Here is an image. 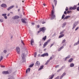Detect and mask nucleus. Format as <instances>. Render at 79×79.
I'll return each instance as SVG.
<instances>
[{"mask_svg": "<svg viewBox=\"0 0 79 79\" xmlns=\"http://www.w3.org/2000/svg\"><path fill=\"white\" fill-rule=\"evenodd\" d=\"M74 64L73 63H72L70 64V67H74Z\"/></svg>", "mask_w": 79, "mask_h": 79, "instance_id": "nucleus-22", "label": "nucleus"}, {"mask_svg": "<svg viewBox=\"0 0 79 79\" xmlns=\"http://www.w3.org/2000/svg\"><path fill=\"white\" fill-rule=\"evenodd\" d=\"M63 76H65L66 75V73H64L62 75Z\"/></svg>", "mask_w": 79, "mask_h": 79, "instance_id": "nucleus-46", "label": "nucleus"}, {"mask_svg": "<svg viewBox=\"0 0 79 79\" xmlns=\"http://www.w3.org/2000/svg\"><path fill=\"white\" fill-rule=\"evenodd\" d=\"M0 21H1V23H2V22L3 21V20L2 19H0Z\"/></svg>", "mask_w": 79, "mask_h": 79, "instance_id": "nucleus-50", "label": "nucleus"}, {"mask_svg": "<svg viewBox=\"0 0 79 79\" xmlns=\"http://www.w3.org/2000/svg\"><path fill=\"white\" fill-rule=\"evenodd\" d=\"M55 44V43H53V44H52L50 46V48H51V47H52V46H53V45H54V44Z\"/></svg>", "mask_w": 79, "mask_h": 79, "instance_id": "nucleus-39", "label": "nucleus"}, {"mask_svg": "<svg viewBox=\"0 0 79 79\" xmlns=\"http://www.w3.org/2000/svg\"><path fill=\"white\" fill-rule=\"evenodd\" d=\"M41 32V31H40H40H39L38 32V33H39V32Z\"/></svg>", "mask_w": 79, "mask_h": 79, "instance_id": "nucleus-61", "label": "nucleus"}, {"mask_svg": "<svg viewBox=\"0 0 79 79\" xmlns=\"http://www.w3.org/2000/svg\"><path fill=\"white\" fill-rule=\"evenodd\" d=\"M21 43L22 44H23V45H24V43L23 42V41L22 40H21Z\"/></svg>", "mask_w": 79, "mask_h": 79, "instance_id": "nucleus-53", "label": "nucleus"}, {"mask_svg": "<svg viewBox=\"0 0 79 79\" xmlns=\"http://www.w3.org/2000/svg\"><path fill=\"white\" fill-rule=\"evenodd\" d=\"M1 6L3 8H6L7 6H6V5L5 4H2L1 5Z\"/></svg>", "mask_w": 79, "mask_h": 79, "instance_id": "nucleus-7", "label": "nucleus"}, {"mask_svg": "<svg viewBox=\"0 0 79 79\" xmlns=\"http://www.w3.org/2000/svg\"><path fill=\"white\" fill-rule=\"evenodd\" d=\"M61 69H59L57 71V73H58V72H59V71H61Z\"/></svg>", "mask_w": 79, "mask_h": 79, "instance_id": "nucleus-47", "label": "nucleus"}, {"mask_svg": "<svg viewBox=\"0 0 79 79\" xmlns=\"http://www.w3.org/2000/svg\"><path fill=\"white\" fill-rule=\"evenodd\" d=\"M34 64H32L30 65L29 66V68H32L33 66H34Z\"/></svg>", "mask_w": 79, "mask_h": 79, "instance_id": "nucleus-32", "label": "nucleus"}, {"mask_svg": "<svg viewBox=\"0 0 79 79\" xmlns=\"http://www.w3.org/2000/svg\"><path fill=\"white\" fill-rule=\"evenodd\" d=\"M19 17L18 15H16L15 16H13L12 17V19H18V18H19Z\"/></svg>", "mask_w": 79, "mask_h": 79, "instance_id": "nucleus-8", "label": "nucleus"}, {"mask_svg": "<svg viewBox=\"0 0 79 79\" xmlns=\"http://www.w3.org/2000/svg\"><path fill=\"white\" fill-rule=\"evenodd\" d=\"M64 48V47L63 46H62V47H60L58 49V51L60 52V51H61V50H62V49H63V48Z\"/></svg>", "mask_w": 79, "mask_h": 79, "instance_id": "nucleus-13", "label": "nucleus"}, {"mask_svg": "<svg viewBox=\"0 0 79 79\" xmlns=\"http://www.w3.org/2000/svg\"><path fill=\"white\" fill-rule=\"evenodd\" d=\"M38 56H40V54H39L38 55Z\"/></svg>", "mask_w": 79, "mask_h": 79, "instance_id": "nucleus-64", "label": "nucleus"}, {"mask_svg": "<svg viewBox=\"0 0 79 79\" xmlns=\"http://www.w3.org/2000/svg\"><path fill=\"white\" fill-rule=\"evenodd\" d=\"M52 58H53L52 57H51L49 59L50 61V60H52Z\"/></svg>", "mask_w": 79, "mask_h": 79, "instance_id": "nucleus-54", "label": "nucleus"}, {"mask_svg": "<svg viewBox=\"0 0 79 79\" xmlns=\"http://www.w3.org/2000/svg\"><path fill=\"white\" fill-rule=\"evenodd\" d=\"M65 42H66V40L64 39V40H63L62 42L61 43V44H64V43H65Z\"/></svg>", "mask_w": 79, "mask_h": 79, "instance_id": "nucleus-33", "label": "nucleus"}, {"mask_svg": "<svg viewBox=\"0 0 79 79\" xmlns=\"http://www.w3.org/2000/svg\"><path fill=\"white\" fill-rule=\"evenodd\" d=\"M22 22V23H26V22L25 21V20L23 19H21Z\"/></svg>", "mask_w": 79, "mask_h": 79, "instance_id": "nucleus-23", "label": "nucleus"}, {"mask_svg": "<svg viewBox=\"0 0 79 79\" xmlns=\"http://www.w3.org/2000/svg\"><path fill=\"white\" fill-rule=\"evenodd\" d=\"M6 52H7V51L5 50L3 51V52L4 53H6Z\"/></svg>", "mask_w": 79, "mask_h": 79, "instance_id": "nucleus-51", "label": "nucleus"}, {"mask_svg": "<svg viewBox=\"0 0 79 79\" xmlns=\"http://www.w3.org/2000/svg\"><path fill=\"white\" fill-rule=\"evenodd\" d=\"M55 79H59V77H57Z\"/></svg>", "mask_w": 79, "mask_h": 79, "instance_id": "nucleus-59", "label": "nucleus"}, {"mask_svg": "<svg viewBox=\"0 0 79 79\" xmlns=\"http://www.w3.org/2000/svg\"><path fill=\"white\" fill-rule=\"evenodd\" d=\"M68 8L67 7H66V8L65 9V11H68Z\"/></svg>", "mask_w": 79, "mask_h": 79, "instance_id": "nucleus-49", "label": "nucleus"}, {"mask_svg": "<svg viewBox=\"0 0 79 79\" xmlns=\"http://www.w3.org/2000/svg\"><path fill=\"white\" fill-rule=\"evenodd\" d=\"M16 50L17 53L18 54H19V52H20V48H19V47H17Z\"/></svg>", "mask_w": 79, "mask_h": 79, "instance_id": "nucleus-3", "label": "nucleus"}, {"mask_svg": "<svg viewBox=\"0 0 79 79\" xmlns=\"http://www.w3.org/2000/svg\"><path fill=\"white\" fill-rule=\"evenodd\" d=\"M70 57H71V56L70 55H69L67 57H66V58H67V59L68 58H70Z\"/></svg>", "mask_w": 79, "mask_h": 79, "instance_id": "nucleus-40", "label": "nucleus"}, {"mask_svg": "<svg viewBox=\"0 0 79 79\" xmlns=\"http://www.w3.org/2000/svg\"><path fill=\"white\" fill-rule=\"evenodd\" d=\"M37 56V52H35L34 54V57L35 58Z\"/></svg>", "mask_w": 79, "mask_h": 79, "instance_id": "nucleus-38", "label": "nucleus"}, {"mask_svg": "<svg viewBox=\"0 0 79 79\" xmlns=\"http://www.w3.org/2000/svg\"><path fill=\"white\" fill-rule=\"evenodd\" d=\"M65 31V30H63L62 31H61L60 33V35H61L63 34H64V32Z\"/></svg>", "mask_w": 79, "mask_h": 79, "instance_id": "nucleus-24", "label": "nucleus"}, {"mask_svg": "<svg viewBox=\"0 0 79 79\" xmlns=\"http://www.w3.org/2000/svg\"><path fill=\"white\" fill-rule=\"evenodd\" d=\"M2 73L3 74H9V72L8 71H5L2 72Z\"/></svg>", "mask_w": 79, "mask_h": 79, "instance_id": "nucleus-5", "label": "nucleus"}, {"mask_svg": "<svg viewBox=\"0 0 79 79\" xmlns=\"http://www.w3.org/2000/svg\"><path fill=\"white\" fill-rule=\"evenodd\" d=\"M14 7V6H10L9 7H8L7 9V11H9V10H10L11 9H12Z\"/></svg>", "mask_w": 79, "mask_h": 79, "instance_id": "nucleus-9", "label": "nucleus"}, {"mask_svg": "<svg viewBox=\"0 0 79 79\" xmlns=\"http://www.w3.org/2000/svg\"><path fill=\"white\" fill-rule=\"evenodd\" d=\"M6 14H3L2 15L3 16H6Z\"/></svg>", "mask_w": 79, "mask_h": 79, "instance_id": "nucleus-41", "label": "nucleus"}, {"mask_svg": "<svg viewBox=\"0 0 79 79\" xmlns=\"http://www.w3.org/2000/svg\"><path fill=\"white\" fill-rule=\"evenodd\" d=\"M47 39V36H45L42 39V40H44V41L46 40Z\"/></svg>", "mask_w": 79, "mask_h": 79, "instance_id": "nucleus-19", "label": "nucleus"}, {"mask_svg": "<svg viewBox=\"0 0 79 79\" xmlns=\"http://www.w3.org/2000/svg\"><path fill=\"white\" fill-rule=\"evenodd\" d=\"M26 56V55L24 53H22V60H24V57Z\"/></svg>", "mask_w": 79, "mask_h": 79, "instance_id": "nucleus-11", "label": "nucleus"}, {"mask_svg": "<svg viewBox=\"0 0 79 79\" xmlns=\"http://www.w3.org/2000/svg\"><path fill=\"white\" fill-rule=\"evenodd\" d=\"M71 11H67V14H69V13H71Z\"/></svg>", "mask_w": 79, "mask_h": 79, "instance_id": "nucleus-43", "label": "nucleus"}, {"mask_svg": "<svg viewBox=\"0 0 79 79\" xmlns=\"http://www.w3.org/2000/svg\"><path fill=\"white\" fill-rule=\"evenodd\" d=\"M77 10L79 11V6L77 8Z\"/></svg>", "mask_w": 79, "mask_h": 79, "instance_id": "nucleus-44", "label": "nucleus"}, {"mask_svg": "<svg viewBox=\"0 0 79 79\" xmlns=\"http://www.w3.org/2000/svg\"><path fill=\"white\" fill-rule=\"evenodd\" d=\"M70 10H73V7H71L69 8V9Z\"/></svg>", "mask_w": 79, "mask_h": 79, "instance_id": "nucleus-37", "label": "nucleus"}, {"mask_svg": "<svg viewBox=\"0 0 79 79\" xmlns=\"http://www.w3.org/2000/svg\"><path fill=\"white\" fill-rule=\"evenodd\" d=\"M49 77H50V78H49V79H52L54 77V74H52L51 75H50Z\"/></svg>", "mask_w": 79, "mask_h": 79, "instance_id": "nucleus-16", "label": "nucleus"}, {"mask_svg": "<svg viewBox=\"0 0 79 79\" xmlns=\"http://www.w3.org/2000/svg\"><path fill=\"white\" fill-rule=\"evenodd\" d=\"M78 23H79L78 21H77L75 22L74 23H73V27H72V29H74L75 28V27H76V26H77V24Z\"/></svg>", "mask_w": 79, "mask_h": 79, "instance_id": "nucleus-2", "label": "nucleus"}, {"mask_svg": "<svg viewBox=\"0 0 79 79\" xmlns=\"http://www.w3.org/2000/svg\"><path fill=\"white\" fill-rule=\"evenodd\" d=\"M79 29V27H77L75 30V31H77V29Z\"/></svg>", "mask_w": 79, "mask_h": 79, "instance_id": "nucleus-55", "label": "nucleus"}, {"mask_svg": "<svg viewBox=\"0 0 79 79\" xmlns=\"http://www.w3.org/2000/svg\"><path fill=\"white\" fill-rule=\"evenodd\" d=\"M52 6L53 7L52 10V15H51L52 17L50 19H51V20H52V19H53L55 18L56 17L55 15H54V10H55V9H54V5L53 4H52Z\"/></svg>", "mask_w": 79, "mask_h": 79, "instance_id": "nucleus-1", "label": "nucleus"}, {"mask_svg": "<svg viewBox=\"0 0 79 79\" xmlns=\"http://www.w3.org/2000/svg\"><path fill=\"white\" fill-rule=\"evenodd\" d=\"M64 68H65V66H63L61 68V69H63Z\"/></svg>", "mask_w": 79, "mask_h": 79, "instance_id": "nucleus-42", "label": "nucleus"}, {"mask_svg": "<svg viewBox=\"0 0 79 79\" xmlns=\"http://www.w3.org/2000/svg\"><path fill=\"white\" fill-rule=\"evenodd\" d=\"M65 17V15L64 14H63L62 16V18H61L62 19H63Z\"/></svg>", "mask_w": 79, "mask_h": 79, "instance_id": "nucleus-34", "label": "nucleus"}, {"mask_svg": "<svg viewBox=\"0 0 79 79\" xmlns=\"http://www.w3.org/2000/svg\"><path fill=\"white\" fill-rule=\"evenodd\" d=\"M66 44L64 43L63 44V46H66Z\"/></svg>", "mask_w": 79, "mask_h": 79, "instance_id": "nucleus-57", "label": "nucleus"}, {"mask_svg": "<svg viewBox=\"0 0 79 79\" xmlns=\"http://www.w3.org/2000/svg\"><path fill=\"white\" fill-rule=\"evenodd\" d=\"M67 57H66V58H63V60H64V61H66V60H67Z\"/></svg>", "mask_w": 79, "mask_h": 79, "instance_id": "nucleus-36", "label": "nucleus"}, {"mask_svg": "<svg viewBox=\"0 0 79 79\" xmlns=\"http://www.w3.org/2000/svg\"><path fill=\"white\" fill-rule=\"evenodd\" d=\"M48 45V43L47 42H45L44 43V45H43V48H45V47H46V45Z\"/></svg>", "mask_w": 79, "mask_h": 79, "instance_id": "nucleus-15", "label": "nucleus"}, {"mask_svg": "<svg viewBox=\"0 0 79 79\" xmlns=\"http://www.w3.org/2000/svg\"><path fill=\"white\" fill-rule=\"evenodd\" d=\"M79 44V41H78L77 42L75 43L74 44V46H75L76 45H78V44Z\"/></svg>", "mask_w": 79, "mask_h": 79, "instance_id": "nucleus-25", "label": "nucleus"}, {"mask_svg": "<svg viewBox=\"0 0 79 79\" xmlns=\"http://www.w3.org/2000/svg\"><path fill=\"white\" fill-rule=\"evenodd\" d=\"M63 77V76L62 75L60 77V79H61Z\"/></svg>", "mask_w": 79, "mask_h": 79, "instance_id": "nucleus-45", "label": "nucleus"}, {"mask_svg": "<svg viewBox=\"0 0 79 79\" xmlns=\"http://www.w3.org/2000/svg\"><path fill=\"white\" fill-rule=\"evenodd\" d=\"M3 57L1 56L0 58V62L2 60H3Z\"/></svg>", "mask_w": 79, "mask_h": 79, "instance_id": "nucleus-30", "label": "nucleus"}, {"mask_svg": "<svg viewBox=\"0 0 79 79\" xmlns=\"http://www.w3.org/2000/svg\"><path fill=\"white\" fill-rule=\"evenodd\" d=\"M76 7H77V6L74 5L73 7V10H74L76 9Z\"/></svg>", "mask_w": 79, "mask_h": 79, "instance_id": "nucleus-21", "label": "nucleus"}, {"mask_svg": "<svg viewBox=\"0 0 79 79\" xmlns=\"http://www.w3.org/2000/svg\"><path fill=\"white\" fill-rule=\"evenodd\" d=\"M9 54H8L6 55V58H8V56H9Z\"/></svg>", "mask_w": 79, "mask_h": 79, "instance_id": "nucleus-60", "label": "nucleus"}, {"mask_svg": "<svg viewBox=\"0 0 79 79\" xmlns=\"http://www.w3.org/2000/svg\"><path fill=\"white\" fill-rule=\"evenodd\" d=\"M9 77L10 79H15V77L13 76H10Z\"/></svg>", "mask_w": 79, "mask_h": 79, "instance_id": "nucleus-14", "label": "nucleus"}, {"mask_svg": "<svg viewBox=\"0 0 79 79\" xmlns=\"http://www.w3.org/2000/svg\"><path fill=\"white\" fill-rule=\"evenodd\" d=\"M70 17H71V16H66L65 17V19H68L69 18H70Z\"/></svg>", "mask_w": 79, "mask_h": 79, "instance_id": "nucleus-29", "label": "nucleus"}, {"mask_svg": "<svg viewBox=\"0 0 79 79\" xmlns=\"http://www.w3.org/2000/svg\"><path fill=\"white\" fill-rule=\"evenodd\" d=\"M54 3H55V6H56V4H57V0H54Z\"/></svg>", "mask_w": 79, "mask_h": 79, "instance_id": "nucleus-26", "label": "nucleus"}, {"mask_svg": "<svg viewBox=\"0 0 79 79\" xmlns=\"http://www.w3.org/2000/svg\"><path fill=\"white\" fill-rule=\"evenodd\" d=\"M1 67H2V68H4V67H5V66H3V65H1Z\"/></svg>", "mask_w": 79, "mask_h": 79, "instance_id": "nucleus-58", "label": "nucleus"}, {"mask_svg": "<svg viewBox=\"0 0 79 79\" xmlns=\"http://www.w3.org/2000/svg\"><path fill=\"white\" fill-rule=\"evenodd\" d=\"M43 68H44L43 65L41 66L40 68L38 69L39 71H40L42 69H43Z\"/></svg>", "mask_w": 79, "mask_h": 79, "instance_id": "nucleus-20", "label": "nucleus"}, {"mask_svg": "<svg viewBox=\"0 0 79 79\" xmlns=\"http://www.w3.org/2000/svg\"><path fill=\"white\" fill-rule=\"evenodd\" d=\"M50 40H51V39H49V40H48L47 41V42L48 43H49V42H50Z\"/></svg>", "mask_w": 79, "mask_h": 79, "instance_id": "nucleus-35", "label": "nucleus"}, {"mask_svg": "<svg viewBox=\"0 0 79 79\" xmlns=\"http://www.w3.org/2000/svg\"><path fill=\"white\" fill-rule=\"evenodd\" d=\"M45 23H46V22H44L42 23L43 24H45Z\"/></svg>", "mask_w": 79, "mask_h": 79, "instance_id": "nucleus-62", "label": "nucleus"}, {"mask_svg": "<svg viewBox=\"0 0 79 79\" xmlns=\"http://www.w3.org/2000/svg\"><path fill=\"white\" fill-rule=\"evenodd\" d=\"M48 56V53H45L41 55V56L44 57V56Z\"/></svg>", "mask_w": 79, "mask_h": 79, "instance_id": "nucleus-4", "label": "nucleus"}, {"mask_svg": "<svg viewBox=\"0 0 79 79\" xmlns=\"http://www.w3.org/2000/svg\"><path fill=\"white\" fill-rule=\"evenodd\" d=\"M64 14H65V15H67V13L66 12V11H64Z\"/></svg>", "mask_w": 79, "mask_h": 79, "instance_id": "nucleus-52", "label": "nucleus"}, {"mask_svg": "<svg viewBox=\"0 0 79 79\" xmlns=\"http://www.w3.org/2000/svg\"><path fill=\"white\" fill-rule=\"evenodd\" d=\"M66 22H64L62 25V27L64 28L66 26Z\"/></svg>", "mask_w": 79, "mask_h": 79, "instance_id": "nucleus-12", "label": "nucleus"}, {"mask_svg": "<svg viewBox=\"0 0 79 79\" xmlns=\"http://www.w3.org/2000/svg\"><path fill=\"white\" fill-rule=\"evenodd\" d=\"M30 72V71H31V68H28L26 70V73H27V72Z\"/></svg>", "mask_w": 79, "mask_h": 79, "instance_id": "nucleus-18", "label": "nucleus"}, {"mask_svg": "<svg viewBox=\"0 0 79 79\" xmlns=\"http://www.w3.org/2000/svg\"><path fill=\"white\" fill-rule=\"evenodd\" d=\"M37 27H38V28H39V27H40V26H39V25H37Z\"/></svg>", "mask_w": 79, "mask_h": 79, "instance_id": "nucleus-63", "label": "nucleus"}, {"mask_svg": "<svg viewBox=\"0 0 79 79\" xmlns=\"http://www.w3.org/2000/svg\"><path fill=\"white\" fill-rule=\"evenodd\" d=\"M50 61V59L48 60L47 62H46V63L45 64L46 65H47V64H48V62Z\"/></svg>", "mask_w": 79, "mask_h": 79, "instance_id": "nucleus-28", "label": "nucleus"}, {"mask_svg": "<svg viewBox=\"0 0 79 79\" xmlns=\"http://www.w3.org/2000/svg\"><path fill=\"white\" fill-rule=\"evenodd\" d=\"M4 18H5V19H7V16H5L4 17Z\"/></svg>", "mask_w": 79, "mask_h": 79, "instance_id": "nucleus-56", "label": "nucleus"}, {"mask_svg": "<svg viewBox=\"0 0 79 79\" xmlns=\"http://www.w3.org/2000/svg\"><path fill=\"white\" fill-rule=\"evenodd\" d=\"M34 39H32L31 41V45H33V44H32V43H34Z\"/></svg>", "mask_w": 79, "mask_h": 79, "instance_id": "nucleus-17", "label": "nucleus"}, {"mask_svg": "<svg viewBox=\"0 0 79 79\" xmlns=\"http://www.w3.org/2000/svg\"><path fill=\"white\" fill-rule=\"evenodd\" d=\"M73 58L70 59L69 60V63H71V61H73Z\"/></svg>", "mask_w": 79, "mask_h": 79, "instance_id": "nucleus-31", "label": "nucleus"}, {"mask_svg": "<svg viewBox=\"0 0 79 79\" xmlns=\"http://www.w3.org/2000/svg\"><path fill=\"white\" fill-rule=\"evenodd\" d=\"M64 35L63 34H62V35H60L59 36V39H60V38H61V37H63L64 36Z\"/></svg>", "mask_w": 79, "mask_h": 79, "instance_id": "nucleus-27", "label": "nucleus"}, {"mask_svg": "<svg viewBox=\"0 0 79 79\" xmlns=\"http://www.w3.org/2000/svg\"><path fill=\"white\" fill-rule=\"evenodd\" d=\"M40 29L41 31H42V32H45V31L46 30V28L45 27H43L42 28H40Z\"/></svg>", "mask_w": 79, "mask_h": 79, "instance_id": "nucleus-6", "label": "nucleus"}, {"mask_svg": "<svg viewBox=\"0 0 79 79\" xmlns=\"http://www.w3.org/2000/svg\"><path fill=\"white\" fill-rule=\"evenodd\" d=\"M60 66V65H57L56 66H55V68H58L59 67V66Z\"/></svg>", "mask_w": 79, "mask_h": 79, "instance_id": "nucleus-48", "label": "nucleus"}, {"mask_svg": "<svg viewBox=\"0 0 79 79\" xmlns=\"http://www.w3.org/2000/svg\"><path fill=\"white\" fill-rule=\"evenodd\" d=\"M40 64L39 61H37L35 64V66H40Z\"/></svg>", "mask_w": 79, "mask_h": 79, "instance_id": "nucleus-10", "label": "nucleus"}]
</instances>
